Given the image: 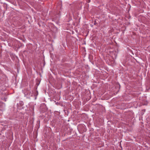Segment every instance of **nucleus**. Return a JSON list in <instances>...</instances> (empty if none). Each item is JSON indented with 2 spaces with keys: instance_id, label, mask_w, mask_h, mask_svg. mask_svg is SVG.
Here are the masks:
<instances>
[{
  "instance_id": "f257e3e1",
  "label": "nucleus",
  "mask_w": 150,
  "mask_h": 150,
  "mask_svg": "<svg viewBox=\"0 0 150 150\" xmlns=\"http://www.w3.org/2000/svg\"><path fill=\"white\" fill-rule=\"evenodd\" d=\"M87 1L89 3V2H90V0H88V1Z\"/></svg>"
}]
</instances>
